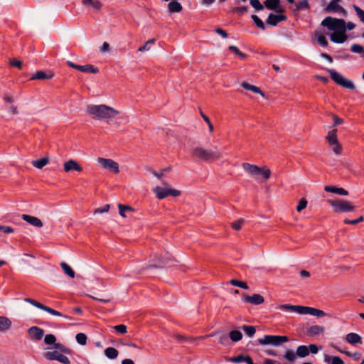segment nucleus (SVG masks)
<instances>
[{"label": "nucleus", "mask_w": 364, "mask_h": 364, "mask_svg": "<svg viewBox=\"0 0 364 364\" xmlns=\"http://www.w3.org/2000/svg\"><path fill=\"white\" fill-rule=\"evenodd\" d=\"M309 307L295 305L294 312L299 314H309Z\"/></svg>", "instance_id": "nucleus-42"}, {"label": "nucleus", "mask_w": 364, "mask_h": 364, "mask_svg": "<svg viewBox=\"0 0 364 364\" xmlns=\"http://www.w3.org/2000/svg\"><path fill=\"white\" fill-rule=\"evenodd\" d=\"M67 64L70 68H73L74 69L78 70L81 72L86 73H97L99 72V70L97 68L94 67L92 65L87 64L85 65H80L75 64L74 63L68 60L67 61Z\"/></svg>", "instance_id": "nucleus-10"}, {"label": "nucleus", "mask_w": 364, "mask_h": 364, "mask_svg": "<svg viewBox=\"0 0 364 364\" xmlns=\"http://www.w3.org/2000/svg\"><path fill=\"white\" fill-rule=\"evenodd\" d=\"M11 321L6 316H0V331H7L11 327Z\"/></svg>", "instance_id": "nucleus-23"}, {"label": "nucleus", "mask_w": 364, "mask_h": 364, "mask_svg": "<svg viewBox=\"0 0 364 364\" xmlns=\"http://www.w3.org/2000/svg\"><path fill=\"white\" fill-rule=\"evenodd\" d=\"M230 284L232 286L238 287L244 289H247L249 288L246 282L239 281L237 279H231L230 281Z\"/></svg>", "instance_id": "nucleus-41"}, {"label": "nucleus", "mask_w": 364, "mask_h": 364, "mask_svg": "<svg viewBox=\"0 0 364 364\" xmlns=\"http://www.w3.org/2000/svg\"><path fill=\"white\" fill-rule=\"evenodd\" d=\"M87 112L97 120L112 119L119 114L117 109L105 105H90L87 107Z\"/></svg>", "instance_id": "nucleus-1"}, {"label": "nucleus", "mask_w": 364, "mask_h": 364, "mask_svg": "<svg viewBox=\"0 0 364 364\" xmlns=\"http://www.w3.org/2000/svg\"><path fill=\"white\" fill-rule=\"evenodd\" d=\"M331 146H333V151L336 154V155H339L341 154V151H342V146L341 145L339 144L338 141H337L336 143L335 144H330Z\"/></svg>", "instance_id": "nucleus-53"}, {"label": "nucleus", "mask_w": 364, "mask_h": 364, "mask_svg": "<svg viewBox=\"0 0 364 364\" xmlns=\"http://www.w3.org/2000/svg\"><path fill=\"white\" fill-rule=\"evenodd\" d=\"M85 5L90 4L93 8L99 9L102 6V4L98 0H83Z\"/></svg>", "instance_id": "nucleus-45"}, {"label": "nucleus", "mask_w": 364, "mask_h": 364, "mask_svg": "<svg viewBox=\"0 0 364 364\" xmlns=\"http://www.w3.org/2000/svg\"><path fill=\"white\" fill-rule=\"evenodd\" d=\"M154 193L156 197L161 200L169 196L177 197L181 195V191L174 188L156 186L153 189Z\"/></svg>", "instance_id": "nucleus-7"}, {"label": "nucleus", "mask_w": 364, "mask_h": 364, "mask_svg": "<svg viewBox=\"0 0 364 364\" xmlns=\"http://www.w3.org/2000/svg\"><path fill=\"white\" fill-rule=\"evenodd\" d=\"M54 74L51 71L48 73H46L43 70H38L36 73H34L32 77L30 78L31 80H48L51 79L53 77Z\"/></svg>", "instance_id": "nucleus-19"}, {"label": "nucleus", "mask_w": 364, "mask_h": 364, "mask_svg": "<svg viewBox=\"0 0 364 364\" xmlns=\"http://www.w3.org/2000/svg\"><path fill=\"white\" fill-rule=\"evenodd\" d=\"M44 311L54 316H63V314L60 312L47 306H46Z\"/></svg>", "instance_id": "nucleus-59"}, {"label": "nucleus", "mask_w": 364, "mask_h": 364, "mask_svg": "<svg viewBox=\"0 0 364 364\" xmlns=\"http://www.w3.org/2000/svg\"><path fill=\"white\" fill-rule=\"evenodd\" d=\"M109 204H107L102 207H100V208H98L97 209H95L94 210V214H97V213H107L109 211Z\"/></svg>", "instance_id": "nucleus-56"}, {"label": "nucleus", "mask_w": 364, "mask_h": 364, "mask_svg": "<svg viewBox=\"0 0 364 364\" xmlns=\"http://www.w3.org/2000/svg\"><path fill=\"white\" fill-rule=\"evenodd\" d=\"M288 337L285 336H272L271 345L279 346L282 343L288 341Z\"/></svg>", "instance_id": "nucleus-24"}, {"label": "nucleus", "mask_w": 364, "mask_h": 364, "mask_svg": "<svg viewBox=\"0 0 364 364\" xmlns=\"http://www.w3.org/2000/svg\"><path fill=\"white\" fill-rule=\"evenodd\" d=\"M191 154L193 158L208 162L218 160L222 156L218 151L208 150L200 146L193 148Z\"/></svg>", "instance_id": "nucleus-2"}, {"label": "nucleus", "mask_w": 364, "mask_h": 364, "mask_svg": "<svg viewBox=\"0 0 364 364\" xmlns=\"http://www.w3.org/2000/svg\"><path fill=\"white\" fill-rule=\"evenodd\" d=\"M60 266H61L62 269H63L65 274H66L70 278L75 277L74 271L67 263L63 262L60 264Z\"/></svg>", "instance_id": "nucleus-34"}, {"label": "nucleus", "mask_w": 364, "mask_h": 364, "mask_svg": "<svg viewBox=\"0 0 364 364\" xmlns=\"http://www.w3.org/2000/svg\"><path fill=\"white\" fill-rule=\"evenodd\" d=\"M201 116H202L203 119H204V121L208 124L210 132H213V125L212 124L210 119L206 115H205L203 113H201Z\"/></svg>", "instance_id": "nucleus-61"}, {"label": "nucleus", "mask_w": 364, "mask_h": 364, "mask_svg": "<svg viewBox=\"0 0 364 364\" xmlns=\"http://www.w3.org/2000/svg\"><path fill=\"white\" fill-rule=\"evenodd\" d=\"M271 336L272 335H267V336H264V338H259L258 340V342L261 344V345H268V344H271Z\"/></svg>", "instance_id": "nucleus-57"}, {"label": "nucleus", "mask_w": 364, "mask_h": 364, "mask_svg": "<svg viewBox=\"0 0 364 364\" xmlns=\"http://www.w3.org/2000/svg\"><path fill=\"white\" fill-rule=\"evenodd\" d=\"M113 328L115 330L116 332L120 334H124L127 332V327L124 324L114 326Z\"/></svg>", "instance_id": "nucleus-50"}, {"label": "nucleus", "mask_w": 364, "mask_h": 364, "mask_svg": "<svg viewBox=\"0 0 364 364\" xmlns=\"http://www.w3.org/2000/svg\"><path fill=\"white\" fill-rule=\"evenodd\" d=\"M105 355L109 359H115L117 358L119 352L113 347H108L105 350Z\"/></svg>", "instance_id": "nucleus-28"}, {"label": "nucleus", "mask_w": 364, "mask_h": 364, "mask_svg": "<svg viewBox=\"0 0 364 364\" xmlns=\"http://www.w3.org/2000/svg\"><path fill=\"white\" fill-rule=\"evenodd\" d=\"M168 8L171 13L180 12L182 10L181 4L177 0L171 1L168 5Z\"/></svg>", "instance_id": "nucleus-26"}, {"label": "nucleus", "mask_w": 364, "mask_h": 364, "mask_svg": "<svg viewBox=\"0 0 364 364\" xmlns=\"http://www.w3.org/2000/svg\"><path fill=\"white\" fill-rule=\"evenodd\" d=\"M24 301L26 302H28V303L31 304V305H33V306H34L40 309H42L43 311L45 309V307H46L45 305L38 302L37 301H36V300H34L33 299L26 298V299H24Z\"/></svg>", "instance_id": "nucleus-43"}, {"label": "nucleus", "mask_w": 364, "mask_h": 364, "mask_svg": "<svg viewBox=\"0 0 364 364\" xmlns=\"http://www.w3.org/2000/svg\"><path fill=\"white\" fill-rule=\"evenodd\" d=\"M215 32L218 34L220 35L223 38H226L228 37V33L222 28H216Z\"/></svg>", "instance_id": "nucleus-63"}, {"label": "nucleus", "mask_w": 364, "mask_h": 364, "mask_svg": "<svg viewBox=\"0 0 364 364\" xmlns=\"http://www.w3.org/2000/svg\"><path fill=\"white\" fill-rule=\"evenodd\" d=\"M323 331L324 328L317 325L310 326L308 330V332L312 336L318 335Z\"/></svg>", "instance_id": "nucleus-35"}, {"label": "nucleus", "mask_w": 364, "mask_h": 364, "mask_svg": "<svg viewBox=\"0 0 364 364\" xmlns=\"http://www.w3.org/2000/svg\"><path fill=\"white\" fill-rule=\"evenodd\" d=\"M325 11L327 13L330 12H339L341 13L343 15L346 14V11L340 6L338 3L332 0L329 2V4L327 5V6L325 8Z\"/></svg>", "instance_id": "nucleus-16"}, {"label": "nucleus", "mask_w": 364, "mask_h": 364, "mask_svg": "<svg viewBox=\"0 0 364 364\" xmlns=\"http://www.w3.org/2000/svg\"><path fill=\"white\" fill-rule=\"evenodd\" d=\"M331 41L336 43H343L347 40L346 31H336L330 35Z\"/></svg>", "instance_id": "nucleus-17"}, {"label": "nucleus", "mask_w": 364, "mask_h": 364, "mask_svg": "<svg viewBox=\"0 0 364 364\" xmlns=\"http://www.w3.org/2000/svg\"><path fill=\"white\" fill-rule=\"evenodd\" d=\"M317 41L319 43V45L323 47H326L328 46V41L323 35H318L317 36Z\"/></svg>", "instance_id": "nucleus-54"}, {"label": "nucleus", "mask_w": 364, "mask_h": 364, "mask_svg": "<svg viewBox=\"0 0 364 364\" xmlns=\"http://www.w3.org/2000/svg\"><path fill=\"white\" fill-rule=\"evenodd\" d=\"M346 340L350 344L356 345L361 343L362 338L358 333H349L346 335Z\"/></svg>", "instance_id": "nucleus-21"}, {"label": "nucleus", "mask_w": 364, "mask_h": 364, "mask_svg": "<svg viewBox=\"0 0 364 364\" xmlns=\"http://www.w3.org/2000/svg\"><path fill=\"white\" fill-rule=\"evenodd\" d=\"M328 203L334 208L335 212H352L355 209L350 202L343 200H328Z\"/></svg>", "instance_id": "nucleus-6"}, {"label": "nucleus", "mask_w": 364, "mask_h": 364, "mask_svg": "<svg viewBox=\"0 0 364 364\" xmlns=\"http://www.w3.org/2000/svg\"><path fill=\"white\" fill-rule=\"evenodd\" d=\"M49 162L48 157H44L38 160H35L31 162L32 165L37 168H42L46 166Z\"/></svg>", "instance_id": "nucleus-29"}, {"label": "nucleus", "mask_w": 364, "mask_h": 364, "mask_svg": "<svg viewBox=\"0 0 364 364\" xmlns=\"http://www.w3.org/2000/svg\"><path fill=\"white\" fill-rule=\"evenodd\" d=\"M242 329L250 337L253 336L256 332V329H255V326H252L244 325L242 326Z\"/></svg>", "instance_id": "nucleus-38"}, {"label": "nucleus", "mask_w": 364, "mask_h": 364, "mask_svg": "<svg viewBox=\"0 0 364 364\" xmlns=\"http://www.w3.org/2000/svg\"><path fill=\"white\" fill-rule=\"evenodd\" d=\"M251 6L257 11H262L264 9V6L260 3L259 0H250Z\"/></svg>", "instance_id": "nucleus-49"}, {"label": "nucleus", "mask_w": 364, "mask_h": 364, "mask_svg": "<svg viewBox=\"0 0 364 364\" xmlns=\"http://www.w3.org/2000/svg\"><path fill=\"white\" fill-rule=\"evenodd\" d=\"M307 205V201L302 198L299 200V204L296 207V210L298 212H301L302 210H304Z\"/></svg>", "instance_id": "nucleus-60"}, {"label": "nucleus", "mask_w": 364, "mask_h": 364, "mask_svg": "<svg viewBox=\"0 0 364 364\" xmlns=\"http://www.w3.org/2000/svg\"><path fill=\"white\" fill-rule=\"evenodd\" d=\"M324 190L326 192L333 193L340 196H347L348 194V191L344 188L332 186H326Z\"/></svg>", "instance_id": "nucleus-20"}, {"label": "nucleus", "mask_w": 364, "mask_h": 364, "mask_svg": "<svg viewBox=\"0 0 364 364\" xmlns=\"http://www.w3.org/2000/svg\"><path fill=\"white\" fill-rule=\"evenodd\" d=\"M245 355H239L235 357H232L230 358V361L235 363H240L244 362Z\"/></svg>", "instance_id": "nucleus-55"}, {"label": "nucleus", "mask_w": 364, "mask_h": 364, "mask_svg": "<svg viewBox=\"0 0 364 364\" xmlns=\"http://www.w3.org/2000/svg\"><path fill=\"white\" fill-rule=\"evenodd\" d=\"M56 338L53 334H48L44 338V342L47 345H54V348L56 349H60L63 350V348L60 346V344L55 343Z\"/></svg>", "instance_id": "nucleus-22"}, {"label": "nucleus", "mask_w": 364, "mask_h": 364, "mask_svg": "<svg viewBox=\"0 0 364 364\" xmlns=\"http://www.w3.org/2000/svg\"><path fill=\"white\" fill-rule=\"evenodd\" d=\"M242 166L247 173L253 176L262 175L265 179H268L270 177L271 171L268 168H261L256 165L249 163H243Z\"/></svg>", "instance_id": "nucleus-5"}, {"label": "nucleus", "mask_w": 364, "mask_h": 364, "mask_svg": "<svg viewBox=\"0 0 364 364\" xmlns=\"http://www.w3.org/2000/svg\"><path fill=\"white\" fill-rule=\"evenodd\" d=\"M171 259L166 258L164 259L161 257H157V262L151 264V267H156V268H161L164 267L166 266L170 265Z\"/></svg>", "instance_id": "nucleus-27"}, {"label": "nucleus", "mask_w": 364, "mask_h": 364, "mask_svg": "<svg viewBox=\"0 0 364 364\" xmlns=\"http://www.w3.org/2000/svg\"><path fill=\"white\" fill-rule=\"evenodd\" d=\"M327 71L331 75V79L338 85L349 90L355 89L354 83L341 75L333 69H328Z\"/></svg>", "instance_id": "nucleus-4"}, {"label": "nucleus", "mask_w": 364, "mask_h": 364, "mask_svg": "<svg viewBox=\"0 0 364 364\" xmlns=\"http://www.w3.org/2000/svg\"><path fill=\"white\" fill-rule=\"evenodd\" d=\"M242 301L245 303L251 304L253 305H259L264 303V297L259 294H255L252 296L244 294L242 296Z\"/></svg>", "instance_id": "nucleus-11"}, {"label": "nucleus", "mask_w": 364, "mask_h": 364, "mask_svg": "<svg viewBox=\"0 0 364 364\" xmlns=\"http://www.w3.org/2000/svg\"><path fill=\"white\" fill-rule=\"evenodd\" d=\"M285 20H287V16L284 14H270L268 16L266 22L267 25L276 26L278 24V23L284 21Z\"/></svg>", "instance_id": "nucleus-14"}, {"label": "nucleus", "mask_w": 364, "mask_h": 364, "mask_svg": "<svg viewBox=\"0 0 364 364\" xmlns=\"http://www.w3.org/2000/svg\"><path fill=\"white\" fill-rule=\"evenodd\" d=\"M64 171L65 172L72 171L81 172L82 171V167L76 161L70 159L64 164Z\"/></svg>", "instance_id": "nucleus-15"}, {"label": "nucleus", "mask_w": 364, "mask_h": 364, "mask_svg": "<svg viewBox=\"0 0 364 364\" xmlns=\"http://www.w3.org/2000/svg\"><path fill=\"white\" fill-rule=\"evenodd\" d=\"M309 314L317 317H323L326 316V313L320 309L309 307Z\"/></svg>", "instance_id": "nucleus-37"}, {"label": "nucleus", "mask_w": 364, "mask_h": 364, "mask_svg": "<svg viewBox=\"0 0 364 364\" xmlns=\"http://www.w3.org/2000/svg\"><path fill=\"white\" fill-rule=\"evenodd\" d=\"M241 86L242 87H244L245 89L246 90H250V91H252L253 92H255V93H258V94H260L262 97L264 96V94L263 93V92L260 90L259 87H257V86H255V85H250L249 84L248 82H242L241 83Z\"/></svg>", "instance_id": "nucleus-25"}, {"label": "nucleus", "mask_w": 364, "mask_h": 364, "mask_svg": "<svg viewBox=\"0 0 364 364\" xmlns=\"http://www.w3.org/2000/svg\"><path fill=\"white\" fill-rule=\"evenodd\" d=\"M0 231L4 233H11L14 232V230L10 226L0 225Z\"/></svg>", "instance_id": "nucleus-62"}, {"label": "nucleus", "mask_w": 364, "mask_h": 364, "mask_svg": "<svg viewBox=\"0 0 364 364\" xmlns=\"http://www.w3.org/2000/svg\"><path fill=\"white\" fill-rule=\"evenodd\" d=\"M350 50L355 53H362V57L364 58V48L358 44H353Z\"/></svg>", "instance_id": "nucleus-44"}, {"label": "nucleus", "mask_w": 364, "mask_h": 364, "mask_svg": "<svg viewBox=\"0 0 364 364\" xmlns=\"http://www.w3.org/2000/svg\"><path fill=\"white\" fill-rule=\"evenodd\" d=\"M28 335L32 340L40 341L44 336V331L37 326H32L28 330Z\"/></svg>", "instance_id": "nucleus-13"}, {"label": "nucleus", "mask_w": 364, "mask_h": 364, "mask_svg": "<svg viewBox=\"0 0 364 364\" xmlns=\"http://www.w3.org/2000/svg\"><path fill=\"white\" fill-rule=\"evenodd\" d=\"M264 5L267 9L274 11L277 13H282L284 11L283 7L280 6V0H265Z\"/></svg>", "instance_id": "nucleus-12"}, {"label": "nucleus", "mask_w": 364, "mask_h": 364, "mask_svg": "<svg viewBox=\"0 0 364 364\" xmlns=\"http://www.w3.org/2000/svg\"><path fill=\"white\" fill-rule=\"evenodd\" d=\"M97 162L104 169L109 170L114 173L119 172L118 164L112 159L99 157L97 159Z\"/></svg>", "instance_id": "nucleus-8"}, {"label": "nucleus", "mask_w": 364, "mask_h": 364, "mask_svg": "<svg viewBox=\"0 0 364 364\" xmlns=\"http://www.w3.org/2000/svg\"><path fill=\"white\" fill-rule=\"evenodd\" d=\"M353 8L355 10L359 19L364 23V11L356 5H353Z\"/></svg>", "instance_id": "nucleus-48"}, {"label": "nucleus", "mask_w": 364, "mask_h": 364, "mask_svg": "<svg viewBox=\"0 0 364 364\" xmlns=\"http://www.w3.org/2000/svg\"><path fill=\"white\" fill-rule=\"evenodd\" d=\"M44 358L48 360H57L63 364H70V359L66 355L56 350L45 353Z\"/></svg>", "instance_id": "nucleus-9"}, {"label": "nucleus", "mask_w": 364, "mask_h": 364, "mask_svg": "<svg viewBox=\"0 0 364 364\" xmlns=\"http://www.w3.org/2000/svg\"><path fill=\"white\" fill-rule=\"evenodd\" d=\"M296 354L293 350H287L285 353L284 358L287 360L293 363L296 360Z\"/></svg>", "instance_id": "nucleus-47"}, {"label": "nucleus", "mask_w": 364, "mask_h": 364, "mask_svg": "<svg viewBox=\"0 0 364 364\" xmlns=\"http://www.w3.org/2000/svg\"><path fill=\"white\" fill-rule=\"evenodd\" d=\"M230 338L234 342L240 341L242 338V334L240 331L234 330L230 331Z\"/></svg>", "instance_id": "nucleus-36"}, {"label": "nucleus", "mask_w": 364, "mask_h": 364, "mask_svg": "<svg viewBox=\"0 0 364 364\" xmlns=\"http://www.w3.org/2000/svg\"><path fill=\"white\" fill-rule=\"evenodd\" d=\"M229 50L233 52L235 55H237L240 59H245L247 57V55L242 52H241L236 46H230Z\"/></svg>", "instance_id": "nucleus-39"}, {"label": "nucleus", "mask_w": 364, "mask_h": 364, "mask_svg": "<svg viewBox=\"0 0 364 364\" xmlns=\"http://www.w3.org/2000/svg\"><path fill=\"white\" fill-rule=\"evenodd\" d=\"M252 21H254V23H255V25L260 29L262 30H264L265 29V26H264V22L257 16V15H252L251 16Z\"/></svg>", "instance_id": "nucleus-40"}, {"label": "nucleus", "mask_w": 364, "mask_h": 364, "mask_svg": "<svg viewBox=\"0 0 364 364\" xmlns=\"http://www.w3.org/2000/svg\"><path fill=\"white\" fill-rule=\"evenodd\" d=\"M279 309L283 311L294 312L295 305L290 304H282L279 306Z\"/></svg>", "instance_id": "nucleus-58"}, {"label": "nucleus", "mask_w": 364, "mask_h": 364, "mask_svg": "<svg viewBox=\"0 0 364 364\" xmlns=\"http://www.w3.org/2000/svg\"><path fill=\"white\" fill-rule=\"evenodd\" d=\"M321 26L334 32L341 31H346V21L342 18L327 16L322 21Z\"/></svg>", "instance_id": "nucleus-3"}, {"label": "nucleus", "mask_w": 364, "mask_h": 364, "mask_svg": "<svg viewBox=\"0 0 364 364\" xmlns=\"http://www.w3.org/2000/svg\"><path fill=\"white\" fill-rule=\"evenodd\" d=\"M337 129H334L330 132H328V135L326 136V140L328 142L329 144H333L336 143L338 141L337 139Z\"/></svg>", "instance_id": "nucleus-33"}, {"label": "nucleus", "mask_w": 364, "mask_h": 364, "mask_svg": "<svg viewBox=\"0 0 364 364\" xmlns=\"http://www.w3.org/2000/svg\"><path fill=\"white\" fill-rule=\"evenodd\" d=\"M21 218L33 226H35L37 228L43 227L42 221L37 217L23 214L21 215Z\"/></svg>", "instance_id": "nucleus-18"}, {"label": "nucleus", "mask_w": 364, "mask_h": 364, "mask_svg": "<svg viewBox=\"0 0 364 364\" xmlns=\"http://www.w3.org/2000/svg\"><path fill=\"white\" fill-rule=\"evenodd\" d=\"M309 9H310V5L309 4V1L308 0H302L296 4V8L294 10V12L300 11L302 10H309Z\"/></svg>", "instance_id": "nucleus-30"}, {"label": "nucleus", "mask_w": 364, "mask_h": 364, "mask_svg": "<svg viewBox=\"0 0 364 364\" xmlns=\"http://www.w3.org/2000/svg\"><path fill=\"white\" fill-rule=\"evenodd\" d=\"M77 342L80 345H85L87 343V336L83 333H79L75 336Z\"/></svg>", "instance_id": "nucleus-46"}, {"label": "nucleus", "mask_w": 364, "mask_h": 364, "mask_svg": "<svg viewBox=\"0 0 364 364\" xmlns=\"http://www.w3.org/2000/svg\"><path fill=\"white\" fill-rule=\"evenodd\" d=\"M243 223H244V220L240 219L237 221L232 223L231 226L234 230H240L242 228Z\"/></svg>", "instance_id": "nucleus-52"}, {"label": "nucleus", "mask_w": 364, "mask_h": 364, "mask_svg": "<svg viewBox=\"0 0 364 364\" xmlns=\"http://www.w3.org/2000/svg\"><path fill=\"white\" fill-rule=\"evenodd\" d=\"M324 361L326 363H330L331 362V364H344L343 360L338 356L331 357L329 355H326L324 357Z\"/></svg>", "instance_id": "nucleus-31"}, {"label": "nucleus", "mask_w": 364, "mask_h": 364, "mask_svg": "<svg viewBox=\"0 0 364 364\" xmlns=\"http://www.w3.org/2000/svg\"><path fill=\"white\" fill-rule=\"evenodd\" d=\"M118 207H119V215L122 217H123V218L126 217L125 211L132 209V208L130 206L124 205H122V204H119Z\"/></svg>", "instance_id": "nucleus-51"}, {"label": "nucleus", "mask_w": 364, "mask_h": 364, "mask_svg": "<svg viewBox=\"0 0 364 364\" xmlns=\"http://www.w3.org/2000/svg\"><path fill=\"white\" fill-rule=\"evenodd\" d=\"M296 354L297 356L300 358H304L307 356L309 354V350L308 346L304 345L299 346L296 349Z\"/></svg>", "instance_id": "nucleus-32"}, {"label": "nucleus", "mask_w": 364, "mask_h": 364, "mask_svg": "<svg viewBox=\"0 0 364 364\" xmlns=\"http://www.w3.org/2000/svg\"><path fill=\"white\" fill-rule=\"evenodd\" d=\"M308 348H309V353L311 352V353L316 354L318 351V348L315 344H310L308 346Z\"/></svg>", "instance_id": "nucleus-64"}]
</instances>
